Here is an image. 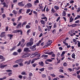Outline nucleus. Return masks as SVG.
<instances>
[{
	"instance_id": "1",
	"label": "nucleus",
	"mask_w": 80,
	"mask_h": 80,
	"mask_svg": "<svg viewBox=\"0 0 80 80\" xmlns=\"http://www.w3.org/2000/svg\"><path fill=\"white\" fill-rule=\"evenodd\" d=\"M36 55H37L38 57H39L40 56V54H38L37 52H35L34 53H33L31 56V58H32V57H35Z\"/></svg>"
},
{
	"instance_id": "2",
	"label": "nucleus",
	"mask_w": 80,
	"mask_h": 80,
	"mask_svg": "<svg viewBox=\"0 0 80 80\" xmlns=\"http://www.w3.org/2000/svg\"><path fill=\"white\" fill-rule=\"evenodd\" d=\"M22 62H23V60L22 59H20L15 61V63H18Z\"/></svg>"
},
{
	"instance_id": "3",
	"label": "nucleus",
	"mask_w": 80,
	"mask_h": 80,
	"mask_svg": "<svg viewBox=\"0 0 80 80\" xmlns=\"http://www.w3.org/2000/svg\"><path fill=\"white\" fill-rule=\"evenodd\" d=\"M6 32H2L1 33V35H0L1 37L2 38V37H5V33Z\"/></svg>"
},
{
	"instance_id": "4",
	"label": "nucleus",
	"mask_w": 80,
	"mask_h": 80,
	"mask_svg": "<svg viewBox=\"0 0 80 80\" xmlns=\"http://www.w3.org/2000/svg\"><path fill=\"white\" fill-rule=\"evenodd\" d=\"M23 2L19 3H18V5L19 6H20V7H23V6L25 5V4H23Z\"/></svg>"
},
{
	"instance_id": "5",
	"label": "nucleus",
	"mask_w": 80,
	"mask_h": 80,
	"mask_svg": "<svg viewBox=\"0 0 80 80\" xmlns=\"http://www.w3.org/2000/svg\"><path fill=\"white\" fill-rule=\"evenodd\" d=\"M31 60H30L28 61H26L24 62V64H26L27 63V65H30V63L31 62Z\"/></svg>"
},
{
	"instance_id": "6",
	"label": "nucleus",
	"mask_w": 80,
	"mask_h": 80,
	"mask_svg": "<svg viewBox=\"0 0 80 80\" xmlns=\"http://www.w3.org/2000/svg\"><path fill=\"white\" fill-rule=\"evenodd\" d=\"M33 44V43H31V42H29L27 43V47H31L32 45Z\"/></svg>"
},
{
	"instance_id": "7",
	"label": "nucleus",
	"mask_w": 80,
	"mask_h": 80,
	"mask_svg": "<svg viewBox=\"0 0 80 80\" xmlns=\"http://www.w3.org/2000/svg\"><path fill=\"white\" fill-rule=\"evenodd\" d=\"M37 47V45H34L32 47H31V48L32 49V50H36V48H35V47Z\"/></svg>"
},
{
	"instance_id": "8",
	"label": "nucleus",
	"mask_w": 80,
	"mask_h": 80,
	"mask_svg": "<svg viewBox=\"0 0 80 80\" xmlns=\"http://www.w3.org/2000/svg\"><path fill=\"white\" fill-rule=\"evenodd\" d=\"M40 22L41 24H42V25H45V23H46V22L43 20H41Z\"/></svg>"
},
{
	"instance_id": "9",
	"label": "nucleus",
	"mask_w": 80,
	"mask_h": 80,
	"mask_svg": "<svg viewBox=\"0 0 80 80\" xmlns=\"http://www.w3.org/2000/svg\"><path fill=\"white\" fill-rule=\"evenodd\" d=\"M20 32V30H15L13 31L12 32V33H17V32Z\"/></svg>"
},
{
	"instance_id": "10",
	"label": "nucleus",
	"mask_w": 80,
	"mask_h": 80,
	"mask_svg": "<svg viewBox=\"0 0 80 80\" xmlns=\"http://www.w3.org/2000/svg\"><path fill=\"white\" fill-rule=\"evenodd\" d=\"M26 6H27L28 8H30V7H32V4H30V3H29L27 4Z\"/></svg>"
},
{
	"instance_id": "11",
	"label": "nucleus",
	"mask_w": 80,
	"mask_h": 80,
	"mask_svg": "<svg viewBox=\"0 0 80 80\" xmlns=\"http://www.w3.org/2000/svg\"><path fill=\"white\" fill-rule=\"evenodd\" d=\"M28 54H25L22 56V58H27V57H28Z\"/></svg>"
},
{
	"instance_id": "12",
	"label": "nucleus",
	"mask_w": 80,
	"mask_h": 80,
	"mask_svg": "<svg viewBox=\"0 0 80 80\" xmlns=\"http://www.w3.org/2000/svg\"><path fill=\"white\" fill-rule=\"evenodd\" d=\"M52 27V26L47 27V29H48V31H50V29H51Z\"/></svg>"
},
{
	"instance_id": "13",
	"label": "nucleus",
	"mask_w": 80,
	"mask_h": 80,
	"mask_svg": "<svg viewBox=\"0 0 80 80\" xmlns=\"http://www.w3.org/2000/svg\"><path fill=\"white\" fill-rule=\"evenodd\" d=\"M66 53V51H63L62 52V53L61 55V57H64V54L65 53Z\"/></svg>"
},
{
	"instance_id": "14",
	"label": "nucleus",
	"mask_w": 80,
	"mask_h": 80,
	"mask_svg": "<svg viewBox=\"0 0 80 80\" xmlns=\"http://www.w3.org/2000/svg\"><path fill=\"white\" fill-rule=\"evenodd\" d=\"M72 58H74V59H75V53H73L72 55Z\"/></svg>"
},
{
	"instance_id": "15",
	"label": "nucleus",
	"mask_w": 80,
	"mask_h": 80,
	"mask_svg": "<svg viewBox=\"0 0 80 80\" xmlns=\"http://www.w3.org/2000/svg\"><path fill=\"white\" fill-rule=\"evenodd\" d=\"M67 15V13L65 12V11H63V12L62 13V16L63 17H65Z\"/></svg>"
},
{
	"instance_id": "16",
	"label": "nucleus",
	"mask_w": 80,
	"mask_h": 80,
	"mask_svg": "<svg viewBox=\"0 0 80 80\" xmlns=\"http://www.w3.org/2000/svg\"><path fill=\"white\" fill-rule=\"evenodd\" d=\"M22 24V23L21 22H19V23L18 24V25H17V26L16 27L17 28H18Z\"/></svg>"
},
{
	"instance_id": "17",
	"label": "nucleus",
	"mask_w": 80,
	"mask_h": 80,
	"mask_svg": "<svg viewBox=\"0 0 80 80\" xmlns=\"http://www.w3.org/2000/svg\"><path fill=\"white\" fill-rule=\"evenodd\" d=\"M39 71H40V72H43L44 70H45V68H43L41 69H39Z\"/></svg>"
},
{
	"instance_id": "18",
	"label": "nucleus",
	"mask_w": 80,
	"mask_h": 80,
	"mask_svg": "<svg viewBox=\"0 0 80 80\" xmlns=\"http://www.w3.org/2000/svg\"><path fill=\"white\" fill-rule=\"evenodd\" d=\"M7 65H0L1 68H4V67H5L6 66H7Z\"/></svg>"
},
{
	"instance_id": "19",
	"label": "nucleus",
	"mask_w": 80,
	"mask_h": 80,
	"mask_svg": "<svg viewBox=\"0 0 80 80\" xmlns=\"http://www.w3.org/2000/svg\"><path fill=\"white\" fill-rule=\"evenodd\" d=\"M51 11L52 13H55V12H56V11H55V10L53 8H52Z\"/></svg>"
},
{
	"instance_id": "20",
	"label": "nucleus",
	"mask_w": 80,
	"mask_h": 80,
	"mask_svg": "<svg viewBox=\"0 0 80 80\" xmlns=\"http://www.w3.org/2000/svg\"><path fill=\"white\" fill-rule=\"evenodd\" d=\"M12 13L14 14H15V15H16V14L17 13V11H16L14 10L12 11Z\"/></svg>"
},
{
	"instance_id": "21",
	"label": "nucleus",
	"mask_w": 80,
	"mask_h": 80,
	"mask_svg": "<svg viewBox=\"0 0 80 80\" xmlns=\"http://www.w3.org/2000/svg\"><path fill=\"white\" fill-rule=\"evenodd\" d=\"M24 52H27V51H28V48H24Z\"/></svg>"
},
{
	"instance_id": "22",
	"label": "nucleus",
	"mask_w": 80,
	"mask_h": 80,
	"mask_svg": "<svg viewBox=\"0 0 80 80\" xmlns=\"http://www.w3.org/2000/svg\"><path fill=\"white\" fill-rule=\"evenodd\" d=\"M31 27L30 25H27L26 26V28H30Z\"/></svg>"
},
{
	"instance_id": "23",
	"label": "nucleus",
	"mask_w": 80,
	"mask_h": 80,
	"mask_svg": "<svg viewBox=\"0 0 80 80\" xmlns=\"http://www.w3.org/2000/svg\"><path fill=\"white\" fill-rule=\"evenodd\" d=\"M59 78H65V76L60 75L59 76Z\"/></svg>"
},
{
	"instance_id": "24",
	"label": "nucleus",
	"mask_w": 80,
	"mask_h": 80,
	"mask_svg": "<svg viewBox=\"0 0 80 80\" xmlns=\"http://www.w3.org/2000/svg\"><path fill=\"white\" fill-rule=\"evenodd\" d=\"M13 55H18V52H14L12 54Z\"/></svg>"
},
{
	"instance_id": "25",
	"label": "nucleus",
	"mask_w": 80,
	"mask_h": 80,
	"mask_svg": "<svg viewBox=\"0 0 80 80\" xmlns=\"http://www.w3.org/2000/svg\"><path fill=\"white\" fill-rule=\"evenodd\" d=\"M48 42H49V45H51V43H52V41L50 40H48Z\"/></svg>"
},
{
	"instance_id": "26",
	"label": "nucleus",
	"mask_w": 80,
	"mask_h": 80,
	"mask_svg": "<svg viewBox=\"0 0 80 80\" xmlns=\"http://www.w3.org/2000/svg\"><path fill=\"white\" fill-rule=\"evenodd\" d=\"M54 8L57 10H58V9H59V7L58 6H54Z\"/></svg>"
},
{
	"instance_id": "27",
	"label": "nucleus",
	"mask_w": 80,
	"mask_h": 80,
	"mask_svg": "<svg viewBox=\"0 0 80 80\" xmlns=\"http://www.w3.org/2000/svg\"><path fill=\"white\" fill-rule=\"evenodd\" d=\"M41 42H42V41H41V40H40L38 42L37 44V46H39V45H40V43H41Z\"/></svg>"
},
{
	"instance_id": "28",
	"label": "nucleus",
	"mask_w": 80,
	"mask_h": 80,
	"mask_svg": "<svg viewBox=\"0 0 80 80\" xmlns=\"http://www.w3.org/2000/svg\"><path fill=\"white\" fill-rule=\"evenodd\" d=\"M47 61L48 62H52L53 60L50 59H47Z\"/></svg>"
},
{
	"instance_id": "29",
	"label": "nucleus",
	"mask_w": 80,
	"mask_h": 80,
	"mask_svg": "<svg viewBox=\"0 0 80 80\" xmlns=\"http://www.w3.org/2000/svg\"><path fill=\"white\" fill-rule=\"evenodd\" d=\"M77 24H73L72 25V27H77Z\"/></svg>"
},
{
	"instance_id": "30",
	"label": "nucleus",
	"mask_w": 80,
	"mask_h": 80,
	"mask_svg": "<svg viewBox=\"0 0 80 80\" xmlns=\"http://www.w3.org/2000/svg\"><path fill=\"white\" fill-rule=\"evenodd\" d=\"M27 21H25V22H24L23 23H22V27H23V25H26L27 24Z\"/></svg>"
},
{
	"instance_id": "31",
	"label": "nucleus",
	"mask_w": 80,
	"mask_h": 80,
	"mask_svg": "<svg viewBox=\"0 0 80 80\" xmlns=\"http://www.w3.org/2000/svg\"><path fill=\"white\" fill-rule=\"evenodd\" d=\"M27 11L26 13H28L31 11V10H30V9H28L27 10Z\"/></svg>"
},
{
	"instance_id": "32",
	"label": "nucleus",
	"mask_w": 80,
	"mask_h": 80,
	"mask_svg": "<svg viewBox=\"0 0 80 80\" xmlns=\"http://www.w3.org/2000/svg\"><path fill=\"white\" fill-rule=\"evenodd\" d=\"M39 63L41 66H43V63L42 62H39Z\"/></svg>"
},
{
	"instance_id": "33",
	"label": "nucleus",
	"mask_w": 80,
	"mask_h": 80,
	"mask_svg": "<svg viewBox=\"0 0 80 80\" xmlns=\"http://www.w3.org/2000/svg\"><path fill=\"white\" fill-rule=\"evenodd\" d=\"M35 59H32V60L31 61V64L33 63H34V62H35Z\"/></svg>"
},
{
	"instance_id": "34",
	"label": "nucleus",
	"mask_w": 80,
	"mask_h": 80,
	"mask_svg": "<svg viewBox=\"0 0 80 80\" xmlns=\"http://www.w3.org/2000/svg\"><path fill=\"white\" fill-rule=\"evenodd\" d=\"M46 45H47L46 46V47H48V46H50V45H50V43L48 42H47Z\"/></svg>"
},
{
	"instance_id": "35",
	"label": "nucleus",
	"mask_w": 80,
	"mask_h": 80,
	"mask_svg": "<svg viewBox=\"0 0 80 80\" xmlns=\"http://www.w3.org/2000/svg\"><path fill=\"white\" fill-rule=\"evenodd\" d=\"M33 38H31L30 40V42H31V43H33Z\"/></svg>"
},
{
	"instance_id": "36",
	"label": "nucleus",
	"mask_w": 80,
	"mask_h": 80,
	"mask_svg": "<svg viewBox=\"0 0 80 80\" xmlns=\"http://www.w3.org/2000/svg\"><path fill=\"white\" fill-rule=\"evenodd\" d=\"M18 64L20 65V67H22V66H23V63L21 62L18 63Z\"/></svg>"
},
{
	"instance_id": "37",
	"label": "nucleus",
	"mask_w": 80,
	"mask_h": 80,
	"mask_svg": "<svg viewBox=\"0 0 80 80\" xmlns=\"http://www.w3.org/2000/svg\"><path fill=\"white\" fill-rule=\"evenodd\" d=\"M31 32V30L30 29H29L27 31V33L28 34V33H30Z\"/></svg>"
},
{
	"instance_id": "38",
	"label": "nucleus",
	"mask_w": 80,
	"mask_h": 80,
	"mask_svg": "<svg viewBox=\"0 0 80 80\" xmlns=\"http://www.w3.org/2000/svg\"><path fill=\"white\" fill-rule=\"evenodd\" d=\"M13 67L14 68H15L16 67H18V64H16L13 65Z\"/></svg>"
},
{
	"instance_id": "39",
	"label": "nucleus",
	"mask_w": 80,
	"mask_h": 80,
	"mask_svg": "<svg viewBox=\"0 0 80 80\" xmlns=\"http://www.w3.org/2000/svg\"><path fill=\"white\" fill-rule=\"evenodd\" d=\"M73 32H74V31L73 30H72L69 32V33H70V34H72V33H73Z\"/></svg>"
},
{
	"instance_id": "40",
	"label": "nucleus",
	"mask_w": 80,
	"mask_h": 80,
	"mask_svg": "<svg viewBox=\"0 0 80 80\" xmlns=\"http://www.w3.org/2000/svg\"><path fill=\"white\" fill-rule=\"evenodd\" d=\"M73 18L72 19H69V22H73Z\"/></svg>"
},
{
	"instance_id": "41",
	"label": "nucleus",
	"mask_w": 80,
	"mask_h": 80,
	"mask_svg": "<svg viewBox=\"0 0 80 80\" xmlns=\"http://www.w3.org/2000/svg\"><path fill=\"white\" fill-rule=\"evenodd\" d=\"M42 57H48V55L43 54L42 56Z\"/></svg>"
},
{
	"instance_id": "42",
	"label": "nucleus",
	"mask_w": 80,
	"mask_h": 80,
	"mask_svg": "<svg viewBox=\"0 0 80 80\" xmlns=\"http://www.w3.org/2000/svg\"><path fill=\"white\" fill-rule=\"evenodd\" d=\"M63 66H64V67H67V64L66 62H64L63 64Z\"/></svg>"
},
{
	"instance_id": "43",
	"label": "nucleus",
	"mask_w": 80,
	"mask_h": 80,
	"mask_svg": "<svg viewBox=\"0 0 80 80\" xmlns=\"http://www.w3.org/2000/svg\"><path fill=\"white\" fill-rule=\"evenodd\" d=\"M56 32V30L55 29H54V30H53L52 31V33H53V34H55Z\"/></svg>"
},
{
	"instance_id": "44",
	"label": "nucleus",
	"mask_w": 80,
	"mask_h": 80,
	"mask_svg": "<svg viewBox=\"0 0 80 80\" xmlns=\"http://www.w3.org/2000/svg\"><path fill=\"white\" fill-rule=\"evenodd\" d=\"M22 10L23 9H19V13H22Z\"/></svg>"
},
{
	"instance_id": "45",
	"label": "nucleus",
	"mask_w": 80,
	"mask_h": 80,
	"mask_svg": "<svg viewBox=\"0 0 80 80\" xmlns=\"http://www.w3.org/2000/svg\"><path fill=\"white\" fill-rule=\"evenodd\" d=\"M78 47H80V42L79 41H78Z\"/></svg>"
},
{
	"instance_id": "46",
	"label": "nucleus",
	"mask_w": 80,
	"mask_h": 80,
	"mask_svg": "<svg viewBox=\"0 0 80 80\" xmlns=\"http://www.w3.org/2000/svg\"><path fill=\"white\" fill-rule=\"evenodd\" d=\"M22 16H20L18 18V21H19L22 18Z\"/></svg>"
},
{
	"instance_id": "47",
	"label": "nucleus",
	"mask_w": 80,
	"mask_h": 80,
	"mask_svg": "<svg viewBox=\"0 0 80 80\" xmlns=\"http://www.w3.org/2000/svg\"><path fill=\"white\" fill-rule=\"evenodd\" d=\"M53 52H50L48 53V55H52V54H53Z\"/></svg>"
},
{
	"instance_id": "48",
	"label": "nucleus",
	"mask_w": 80,
	"mask_h": 80,
	"mask_svg": "<svg viewBox=\"0 0 80 80\" xmlns=\"http://www.w3.org/2000/svg\"><path fill=\"white\" fill-rule=\"evenodd\" d=\"M51 76H52V77H56V76H55V75L54 74H50Z\"/></svg>"
},
{
	"instance_id": "49",
	"label": "nucleus",
	"mask_w": 80,
	"mask_h": 80,
	"mask_svg": "<svg viewBox=\"0 0 80 80\" xmlns=\"http://www.w3.org/2000/svg\"><path fill=\"white\" fill-rule=\"evenodd\" d=\"M15 48V47H14L12 48L10 50V51H13V50H14V49Z\"/></svg>"
},
{
	"instance_id": "50",
	"label": "nucleus",
	"mask_w": 80,
	"mask_h": 80,
	"mask_svg": "<svg viewBox=\"0 0 80 80\" xmlns=\"http://www.w3.org/2000/svg\"><path fill=\"white\" fill-rule=\"evenodd\" d=\"M2 17L3 18H5L6 17V16L5 15V14H3L2 15Z\"/></svg>"
},
{
	"instance_id": "51",
	"label": "nucleus",
	"mask_w": 80,
	"mask_h": 80,
	"mask_svg": "<svg viewBox=\"0 0 80 80\" xmlns=\"http://www.w3.org/2000/svg\"><path fill=\"white\" fill-rule=\"evenodd\" d=\"M65 42V41H63V43H64V45H67V46H68V43H66V42Z\"/></svg>"
},
{
	"instance_id": "52",
	"label": "nucleus",
	"mask_w": 80,
	"mask_h": 80,
	"mask_svg": "<svg viewBox=\"0 0 80 80\" xmlns=\"http://www.w3.org/2000/svg\"><path fill=\"white\" fill-rule=\"evenodd\" d=\"M7 72H12V71L10 70H6Z\"/></svg>"
},
{
	"instance_id": "53",
	"label": "nucleus",
	"mask_w": 80,
	"mask_h": 80,
	"mask_svg": "<svg viewBox=\"0 0 80 80\" xmlns=\"http://www.w3.org/2000/svg\"><path fill=\"white\" fill-rule=\"evenodd\" d=\"M75 68L76 70H80V67H78V68Z\"/></svg>"
},
{
	"instance_id": "54",
	"label": "nucleus",
	"mask_w": 80,
	"mask_h": 80,
	"mask_svg": "<svg viewBox=\"0 0 80 80\" xmlns=\"http://www.w3.org/2000/svg\"><path fill=\"white\" fill-rule=\"evenodd\" d=\"M42 78H45V77H46V75L45 74H42Z\"/></svg>"
},
{
	"instance_id": "55",
	"label": "nucleus",
	"mask_w": 80,
	"mask_h": 80,
	"mask_svg": "<svg viewBox=\"0 0 80 80\" xmlns=\"http://www.w3.org/2000/svg\"><path fill=\"white\" fill-rule=\"evenodd\" d=\"M79 22H80V20H79L76 21L75 22V23H79Z\"/></svg>"
},
{
	"instance_id": "56",
	"label": "nucleus",
	"mask_w": 80,
	"mask_h": 80,
	"mask_svg": "<svg viewBox=\"0 0 80 80\" xmlns=\"http://www.w3.org/2000/svg\"><path fill=\"white\" fill-rule=\"evenodd\" d=\"M48 69L49 70H52V69H53V68H52V67H50L48 68Z\"/></svg>"
},
{
	"instance_id": "57",
	"label": "nucleus",
	"mask_w": 80,
	"mask_h": 80,
	"mask_svg": "<svg viewBox=\"0 0 80 80\" xmlns=\"http://www.w3.org/2000/svg\"><path fill=\"white\" fill-rule=\"evenodd\" d=\"M72 75L74 77H76L77 76V73H74Z\"/></svg>"
},
{
	"instance_id": "58",
	"label": "nucleus",
	"mask_w": 80,
	"mask_h": 80,
	"mask_svg": "<svg viewBox=\"0 0 80 80\" xmlns=\"http://www.w3.org/2000/svg\"><path fill=\"white\" fill-rule=\"evenodd\" d=\"M59 71L60 72L62 73V72H63V70L62 69H60L59 70Z\"/></svg>"
},
{
	"instance_id": "59",
	"label": "nucleus",
	"mask_w": 80,
	"mask_h": 80,
	"mask_svg": "<svg viewBox=\"0 0 80 80\" xmlns=\"http://www.w3.org/2000/svg\"><path fill=\"white\" fill-rule=\"evenodd\" d=\"M39 2L38 0H36L35 2V3H38Z\"/></svg>"
},
{
	"instance_id": "60",
	"label": "nucleus",
	"mask_w": 80,
	"mask_h": 80,
	"mask_svg": "<svg viewBox=\"0 0 80 80\" xmlns=\"http://www.w3.org/2000/svg\"><path fill=\"white\" fill-rule=\"evenodd\" d=\"M24 42H25V40H24V39L22 40L21 42V43H24Z\"/></svg>"
},
{
	"instance_id": "61",
	"label": "nucleus",
	"mask_w": 80,
	"mask_h": 80,
	"mask_svg": "<svg viewBox=\"0 0 80 80\" xmlns=\"http://www.w3.org/2000/svg\"><path fill=\"white\" fill-rule=\"evenodd\" d=\"M18 52H22V50H21V49H18V50H17Z\"/></svg>"
},
{
	"instance_id": "62",
	"label": "nucleus",
	"mask_w": 80,
	"mask_h": 80,
	"mask_svg": "<svg viewBox=\"0 0 80 80\" xmlns=\"http://www.w3.org/2000/svg\"><path fill=\"white\" fill-rule=\"evenodd\" d=\"M3 10H4L3 8H1V10L2 11V13H3Z\"/></svg>"
},
{
	"instance_id": "63",
	"label": "nucleus",
	"mask_w": 80,
	"mask_h": 80,
	"mask_svg": "<svg viewBox=\"0 0 80 80\" xmlns=\"http://www.w3.org/2000/svg\"><path fill=\"white\" fill-rule=\"evenodd\" d=\"M21 75H26V73L25 72H23L22 73H21Z\"/></svg>"
},
{
	"instance_id": "64",
	"label": "nucleus",
	"mask_w": 80,
	"mask_h": 80,
	"mask_svg": "<svg viewBox=\"0 0 80 80\" xmlns=\"http://www.w3.org/2000/svg\"><path fill=\"white\" fill-rule=\"evenodd\" d=\"M78 12H80V7H79L78 8V10H77Z\"/></svg>"
}]
</instances>
